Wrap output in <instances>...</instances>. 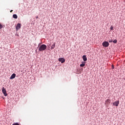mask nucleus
<instances>
[{
    "label": "nucleus",
    "mask_w": 125,
    "mask_h": 125,
    "mask_svg": "<svg viewBox=\"0 0 125 125\" xmlns=\"http://www.w3.org/2000/svg\"><path fill=\"white\" fill-rule=\"evenodd\" d=\"M47 46L45 44L41 45L39 48V51H43L46 49Z\"/></svg>",
    "instance_id": "f257e3e1"
},
{
    "label": "nucleus",
    "mask_w": 125,
    "mask_h": 125,
    "mask_svg": "<svg viewBox=\"0 0 125 125\" xmlns=\"http://www.w3.org/2000/svg\"><path fill=\"white\" fill-rule=\"evenodd\" d=\"M102 45L104 47H108L109 46V42H103Z\"/></svg>",
    "instance_id": "f03ea898"
},
{
    "label": "nucleus",
    "mask_w": 125,
    "mask_h": 125,
    "mask_svg": "<svg viewBox=\"0 0 125 125\" xmlns=\"http://www.w3.org/2000/svg\"><path fill=\"white\" fill-rule=\"evenodd\" d=\"M2 93H3L4 96H7V93H6V90L5 89V88H4V87H2Z\"/></svg>",
    "instance_id": "7ed1b4c3"
},
{
    "label": "nucleus",
    "mask_w": 125,
    "mask_h": 125,
    "mask_svg": "<svg viewBox=\"0 0 125 125\" xmlns=\"http://www.w3.org/2000/svg\"><path fill=\"white\" fill-rule=\"evenodd\" d=\"M119 104H120V101H115L113 103V106H116V107H118L119 106Z\"/></svg>",
    "instance_id": "20e7f679"
},
{
    "label": "nucleus",
    "mask_w": 125,
    "mask_h": 125,
    "mask_svg": "<svg viewBox=\"0 0 125 125\" xmlns=\"http://www.w3.org/2000/svg\"><path fill=\"white\" fill-rule=\"evenodd\" d=\"M21 28V24L18 23L17 26H16V31H18V30H19V29H20Z\"/></svg>",
    "instance_id": "39448f33"
},
{
    "label": "nucleus",
    "mask_w": 125,
    "mask_h": 125,
    "mask_svg": "<svg viewBox=\"0 0 125 125\" xmlns=\"http://www.w3.org/2000/svg\"><path fill=\"white\" fill-rule=\"evenodd\" d=\"M59 61L61 62V63H64L65 62V59L63 58H60L59 59Z\"/></svg>",
    "instance_id": "423d86ee"
},
{
    "label": "nucleus",
    "mask_w": 125,
    "mask_h": 125,
    "mask_svg": "<svg viewBox=\"0 0 125 125\" xmlns=\"http://www.w3.org/2000/svg\"><path fill=\"white\" fill-rule=\"evenodd\" d=\"M16 77V74L15 73H13L10 77V80H12L13 79H15Z\"/></svg>",
    "instance_id": "0eeeda50"
},
{
    "label": "nucleus",
    "mask_w": 125,
    "mask_h": 125,
    "mask_svg": "<svg viewBox=\"0 0 125 125\" xmlns=\"http://www.w3.org/2000/svg\"><path fill=\"white\" fill-rule=\"evenodd\" d=\"M111 100H110L109 99H107L105 101V104H106L107 105H109L111 102H110Z\"/></svg>",
    "instance_id": "6e6552de"
},
{
    "label": "nucleus",
    "mask_w": 125,
    "mask_h": 125,
    "mask_svg": "<svg viewBox=\"0 0 125 125\" xmlns=\"http://www.w3.org/2000/svg\"><path fill=\"white\" fill-rule=\"evenodd\" d=\"M82 58L83 60V61H87V58H86V56L84 55L82 57Z\"/></svg>",
    "instance_id": "1a4fd4ad"
},
{
    "label": "nucleus",
    "mask_w": 125,
    "mask_h": 125,
    "mask_svg": "<svg viewBox=\"0 0 125 125\" xmlns=\"http://www.w3.org/2000/svg\"><path fill=\"white\" fill-rule=\"evenodd\" d=\"M13 18H14L15 19H17V18H18V17L17 16V15L16 14H14L13 15Z\"/></svg>",
    "instance_id": "9d476101"
},
{
    "label": "nucleus",
    "mask_w": 125,
    "mask_h": 125,
    "mask_svg": "<svg viewBox=\"0 0 125 125\" xmlns=\"http://www.w3.org/2000/svg\"><path fill=\"white\" fill-rule=\"evenodd\" d=\"M55 47V43H54L52 45L51 47V49H54Z\"/></svg>",
    "instance_id": "9b49d317"
},
{
    "label": "nucleus",
    "mask_w": 125,
    "mask_h": 125,
    "mask_svg": "<svg viewBox=\"0 0 125 125\" xmlns=\"http://www.w3.org/2000/svg\"><path fill=\"white\" fill-rule=\"evenodd\" d=\"M85 66V63H82L80 64V67H84Z\"/></svg>",
    "instance_id": "f8f14e48"
},
{
    "label": "nucleus",
    "mask_w": 125,
    "mask_h": 125,
    "mask_svg": "<svg viewBox=\"0 0 125 125\" xmlns=\"http://www.w3.org/2000/svg\"><path fill=\"white\" fill-rule=\"evenodd\" d=\"M110 30H111L112 31H113V30H114V26H113V25H111L110 26Z\"/></svg>",
    "instance_id": "ddd939ff"
},
{
    "label": "nucleus",
    "mask_w": 125,
    "mask_h": 125,
    "mask_svg": "<svg viewBox=\"0 0 125 125\" xmlns=\"http://www.w3.org/2000/svg\"><path fill=\"white\" fill-rule=\"evenodd\" d=\"M3 27V26H2V25L0 24V30H1V29H2Z\"/></svg>",
    "instance_id": "4468645a"
},
{
    "label": "nucleus",
    "mask_w": 125,
    "mask_h": 125,
    "mask_svg": "<svg viewBox=\"0 0 125 125\" xmlns=\"http://www.w3.org/2000/svg\"><path fill=\"white\" fill-rule=\"evenodd\" d=\"M117 40H115L114 41H113V42L114 43H117Z\"/></svg>",
    "instance_id": "2eb2a0df"
},
{
    "label": "nucleus",
    "mask_w": 125,
    "mask_h": 125,
    "mask_svg": "<svg viewBox=\"0 0 125 125\" xmlns=\"http://www.w3.org/2000/svg\"><path fill=\"white\" fill-rule=\"evenodd\" d=\"M109 42H112L113 41H112V40H110L108 41Z\"/></svg>",
    "instance_id": "dca6fc26"
},
{
    "label": "nucleus",
    "mask_w": 125,
    "mask_h": 125,
    "mask_svg": "<svg viewBox=\"0 0 125 125\" xmlns=\"http://www.w3.org/2000/svg\"><path fill=\"white\" fill-rule=\"evenodd\" d=\"M114 65H112V69H114Z\"/></svg>",
    "instance_id": "f3484780"
},
{
    "label": "nucleus",
    "mask_w": 125,
    "mask_h": 125,
    "mask_svg": "<svg viewBox=\"0 0 125 125\" xmlns=\"http://www.w3.org/2000/svg\"><path fill=\"white\" fill-rule=\"evenodd\" d=\"M12 11H13V10H11L10 11V12H12Z\"/></svg>",
    "instance_id": "a211bd4d"
},
{
    "label": "nucleus",
    "mask_w": 125,
    "mask_h": 125,
    "mask_svg": "<svg viewBox=\"0 0 125 125\" xmlns=\"http://www.w3.org/2000/svg\"><path fill=\"white\" fill-rule=\"evenodd\" d=\"M36 18H37V19H38V18H39V17L37 16V17H36Z\"/></svg>",
    "instance_id": "6ab92c4d"
}]
</instances>
